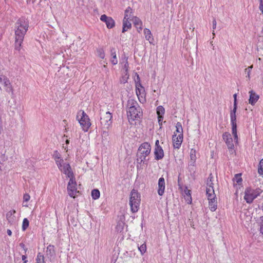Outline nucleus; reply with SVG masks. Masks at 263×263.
<instances>
[{"instance_id":"nucleus-1","label":"nucleus","mask_w":263,"mask_h":263,"mask_svg":"<svg viewBox=\"0 0 263 263\" xmlns=\"http://www.w3.org/2000/svg\"><path fill=\"white\" fill-rule=\"evenodd\" d=\"M14 27L15 39V49L19 51L24 40V36L28 30V21L24 17H21L16 22Z\"/></svg>"},{"instance_id":"nucleus-2","label":"nucleus","mask_w":263,"mask_h":263,"mask_svg":"<svg viewBox=\"0 0 263 263\" xmlns=\"http://www.w3.org/2000/svg\"><path fill=\"white\" fill-rule=\"evenodd\" d=\"M127 116L128 120L134 121L140 119L143 115L142 108L138 102L133 99H129L126 106Z\"/></svg>"},{"instance_id":"nucleus-3","label":"nucleus","mask_w":263,"mask_h":263,"mask_svg":"<svg viewBox=\"0 0 263 263\" xmlns=\"http://www.w3.org/2000/svg\"><path fill=\"white\" fill-rule=\"evenodd\" d=\"M151 146L148 142H144L139 146L137 153V162L139 164L144 163L148 160L146 157L149 155Z\"/></svg>"},{"instance_id":"nucleus-4","label":"nucleus","mask_w":263,"mask_h":263,"mask_svg":"<svg viewBox=\"0 0 263 263\" xmlns=\"http://www.w3.org/2000/svg\"><path fill=\"white\" fill-rule=\"evenodd\" d=\"M130 195L129 205L131 211L133 213H136L139 208L141 201L140 195L137 190L133 189Z\"/></svg>"},{"instance_id":"nucleus-5","label":"nucleus","mask_w":263,"mask_h":263,"mask_svg":"<svg viewBox=\"0 0 263 263\" xmlns=\"http://www.w3.org/2000/svg\"><path fill=\"white\" fill-rule=\"evenodd\" d=\"M262 192V191L259 188L253 189L250 187H248L245 191L244 199L247 203H251Z\"/></svg>"},{"instance_id":"nucleus-6","label":"nucleus","mask_w":263,"mask_h":263,"mask_svg":"<svg viewBox=\"0 0 263 263\" xmlns=\"http://www.w3.org/2000/svg\"><path fill=\"white\" fill-rule=\"evenodd\" d=\"M77 119L84 132H87L91 125L88 115L83 111H78Z\"/></svg>"},{"instance_id":"nucleus-7","label":"nucleus","mask_w":263,"mask_h":263,"mask_svg":"<svg viewBox=\"0 0 263 263\" xmlns=\"http://www.w3.org/2000/svg\"><path fill=\"white\" fill-rule=\"evenodd\" d=\"M67 191L68 195L72 198H75L77 194L79 193L77 190V183L75 181L74 176L69 178V181L67 185Z\"/></svg>"},{"instance_id":"nucleus-8","label":"nucleus","mask_w":263,"mask_h":263,"mask_svg":"<svg viewBox=\"0 0 263 263\" xmlns=\"http://www.w3.org/2000/svg\"><path fill=\"white\" fill-rule=\"evenodd\" d=\"M100 122L104 128L108 129L112 123V115L110 112L101 113Z\"/></svg>"},{"instance_id":"nucleus-9","label":"nucleus","mask_w":263,"mask_h":263,"mask_svg":"<svg viewBox=\"0 0 263 263\" xmlns=\"http://www.w3.org/2000/svg\"><path fill=\"white\" fill-rule=\"evenodd\" d=\"M0 83L4 87L6 92L13 95V89L12 85L8 78L4 75H0Z\"/></svg>"},{"instance_id":"nucleus-10","label":"nucleus","mask_w":263,"mask_h":263,"mask_svg":"<svg viewBox=\"0 0 263 263\" xmlns=\"http://www.w3.org/2000/svg\"><path fill=\"white\" fill-rule=\"evenodd\" d=\"M222 138L227 145L229 151L232 152L234 148V145L233 143L231 135L228 132H225L222 135Z\"/></svg>"},{"instance_id":"nucleus-11","label":"nucleus","mask_w":263,"mask_h":263,"mask_svg":"<svg viewBox=\"0 0 263 263\" xmlns=\"http://www.w3.org/2000/svg\"><path fill=\"white\" fill-rule=\"evenodd\" d=\"M213 184V183L211 182L210 183L209 182H208L207 184L208 186L206 189V193L209 200H214L215 199H216Z\"/></svg>"},{"instance_id":"nucleus-12","label":"nucleus","mask_w":263,"mask_h":263,"mask_svg":"<svg viewBox=\"0 0 263 263\" xmlns=\"http://www.w3.org/2000/svg\"><path fill=\"white\" fill-rule=\"evenodd\" d=\"M172 140L174 148L178 149L179 148L183 141V134L177 136L175 132L173 135Z\"/></svg>"},{"instance_id":"nucleus-13","label":"nucleus","mask_w":263,"mask_h":263,"mask_svg":"<svg viewBox=\"0 0 263 263\" xmlns=\"http://www.w3.org/2000/svg\"><path fill=\"white\" fill-rule=\"evenodd\" d=\"M100 20L101 21L105 23L107 27L109 29L112 28L115 26V21L111 17L103 14L101 16Z\"/></svg>"},{"instance_id":"nucleus-14","label":"nucleus","mask_w":263,"mask_h":263,"mask_svg":"<svg viewBox=\"0 0 263 263\" xmlns=\"http://www.w3.org/2000/svg\"><path fill=\"white\" fill-rule=\"evenodd\" d=\"M60 171L65 174L68 178L74 177L73 173L71 171V166L69 163H64L62 170Z\"/></svg>"},{"instance_id":"nucleus-15","label":"nucleus","mask_w":263,"mask_h":263,"mask_svg":"<svg viewBox=\"0 0 263 263\" xmlns=\"http://www.w3.org/2000/svg\"><path fill=\"white\" fill-rule=\"evenodd\" d=\"M249 103L252 105H254L259 98V95L256 94L253 90L249 91Z\"/></svg>"},{"instance_id":"nucleus-16","label":"nucleus","mask_w":263,"mask_h":263,"mask_svg":"<svg viewBox=\"0 0 263 263\" xmlns=\"http://www.w3.org/2000/svg\"><path fill=\"white\" fill-rule=\"evenodd\" d=\"M231 124L232 125V133L234 135L237 133V123L236 114H230Z\"/></svg>"},{"instance_id":"nucleus-17","label":"nucleus","mask_w":263,"mask_h":263,"mask_svg":"<svg viewBox=\"0 0 263 263\" xmlns=\"http://www.w3.org/2000/svg\"><path fill=\"white\" fill-rule=\"evenodd\" d=\"M165 190V180L162 177L159 178L158 180V194L160 196H162Z\"/></svg>"},{"instance_id":"nucleus-18","label":"nucleus","mask_w":263,"mask_h":263,"mask_svg":"<svg viewBox=\"0 0 263 263\" xmlns=\"http://www.w3.org/2000/svg\"><path fill=\"white\" fill-rule=\"evenodd\" d=\"M154 155L155 160H159L162 159L164 157V152L162 147L155 148Z\"/></svg>"},{"instance_id":"nucleus-19","label":"nucleus","mask_w":263,"mask_h":263,"mask_svg":"<svg viewBox=\"0 0 263 263\" xmlns=\"http://www.w3.org/2000/svg\"><path fill=\"white\" fill-rule=\"evenodd\" d=\"M16 213L15 210H12L6 214V218L9 223L12 224L15 221V216L13 215Z\"/></svg>"},{"instance_id":"nucleus-20","label":"nucleus","mask_w":263,"mask_h":263,"mask_svg":"<svg viewBox=\"0 0 263 263\" xmlns=\"http://www.w3.org/2000/svg\"><path fill=\"white\" fill-rule=\"evenodd\" d=\"M133 23L135 27L137 29V30L140 32L142 30V22L137 17H135L133 20Z\"/></svg>"},{"instance_id":"nucleus-21","label":"nucleus","mask_w":263,"mask_h":263,"mask_svg":"<svg viewBox=\"0 0 263 263\" xmlns=\"http://www.w3.org/2000/svg\"><path fill=\"white\" fill-rule=\"evenodd\" d=\"M144 34L146 40L148 41L149 43L152 44L154 40V39L152 37V33L149 29L145 28L144 29Z\"/></svg>"},{"instance_id":"nucleus-22","label":"nucleus","mask_w":263,"mask_h":263,"mask_svg":"<svg viewBox=\"0 0 263 263\" xmlns=\"http://www.w3.org/2000/svg\"><path fill=\"white\" fill-rule=\"evenodd\" d=\"M110 53L112 57L111 62L113 65H116L118 63V60L116 57L115 48H112L110 49Z\"/></svg>"},{"instance_id":"nucleus-23","label":"nucleus","mask_w":263,"mask_h":263,"mask_svg":"<svg viewBox=\"0 0 263 263\" xmlns=\"http://www.w3.org/2000/svg\"><path fill=\"white\" fill-rule=\"evenodd\" d=\"M132 27L131 23L126 20H123V28H122V32L124 33L128 30V29H130Z\"/></svg>"},{"instance_id":"nucleus-24","label":"nucleus","mask_w":263,"mask_h":263,"mask_svg":"<svg viewBox=\"0 0 263 263\" xmlns=\"http://www.w3.org/2000/svg\"><path fill=\"white\" fill-rule=\"evenodd\" d=\"M209 208L211 211H215L217 209V201L216 199L209 200Z\"/></svg>"},{"instance_id":"nucleus-25","label":"nucleus","mask_w":263,"mask_h":263,"mask_svg":"<svg viewBox=\"0 0 263 263\" xmlns=\"http://www.w3.org/2000/svg\"><path fill=\"white\" fill-rule=\"evenodd\" d=\"M237 94L235 93L233 95L234 98V107L233 109L231 111L230 114H236L237 108Z\"/></svg>"},{"instance_id":"nucleus-26","label":"nucleus","mask_w":263,"mask_h":263,"mask_svg":"<svg viewBox=\"0 0 263 263\" xmlns=\"http://www.w3.org/2000/svg\"><path fill=\"white\" fill-rule=\"evenodd\" d=\"M196 150L195 149L192 148L190 151V159L191 162H192V163H195L196 159Z\"/></svg>"},{"instance_id":"nucleus-27","label":"nucleus","mask_w":263,"mask_h":263,"mask_svg":"<svg viewBox=\"0 0 263 263\" xmlns=\"http://www.w3.org/2000/svg\"><path fill=\"white\" fill-rule=\"evenodd\" d=\"M100 191L98 189H93L91 191V196L92 199L96 200L100 197Z\"/></svg>"},{"instance_id":"nucleus-28","label":"nucleus","mask_w":263,"mask_h":263,"mask_svg":"<svg viewBox=\"0 0 263 263\" xmlns=\"http://www.w3.org/2000/svg\"><path fill=\"white\" fill-rule=\"evenodd\" d=\"M165 112L164 108L162 106H159L157 108V114L158 117H163Z\"/></svg>"},{"instance_id":"nucleus-29","label":"nucleus","mask_w":263,"mask_h":263,"mask_svg":"<svg viewBox=\"0 0 263 263\" xmlns=\"http://www.w3.org/2000/svg\"><path fill=\"white\" fill-rule=\"evenodd\" d=\"M176 133H178V135L183 134V128L180 122H178L176 125Z\"/></svg>"},{"instance_id":"nucleus-30","label":"nucleus","mask_w":263,"mask_h":263,"mask_svg":"<svg viewBox=\"0 0 263 263\" xmlns=\"http://www.w3.org/2000/svg\"><path fill=\"white\" fill-rule=\"evenodd\" d=\"M184 192L186 196V200L187 201L188 203L191 204L192 203V197L190 193L191 191L186 189V190H185Z\"/></svg>"},{"instance_id":"nucleus-31","label":"nucleus","mask_w":263,"mask_h":263,"mask_svg":"<svg viewBox=\"0 0 263 263\" xmlns=\"http://www.w3.org/2000/svg\"><path fill=\"white\" fill-rule=\"evenodd\" d=\"M35 263H44V257L41 253H39L37 255L36 258L35 259Z\"/></svg>"},{"instance_id":"nucleus-32","label":"nucleus","mask_w":263,"mask_h":263,"mask_svg":"<svg viewBox=\"0 0 263 263\" xmlns=\"http://www.w3.org/2000/svg\"><path fill=\"white\" fill-rule=\"evenodd\" d=\"M29 222L27 218H25L23 219L22 224V230L25 231L29 227Z\"/></svg>"},{"instance_id":"nucleus-33","label":"nucleus","mask_w":263,"mask_h":263,"mask_svg":"<svg viewBox=\"0 0 263 263\" xmlns=\"http://www.w3.org/2000/svg\"><path fill=\"white\" fill-rule=\"evenodd\" d=\"M53 158H54L55 161L57 160L62 159L61 157V154L59 153L58 151H54L53 152Z\"/></svg>"},{"instance_id":"nucleus-34","label":"nucleus","mask_w":263,"mask_h":263,"mask_svg":"<svg viewBox=\"0 0 263 263\" xmlns=\"http://www.w3.org/2000/svg\"><path fill=\"white\" fill-rule=\"evenodd\" d=\"M253 68V65L249 66L247 68L245 69V73L247 74L246 77L249 80L250 79V73L252 69Z\"/></svg>"},{"instance_id":"nucleus-35","label":"nucleus","mask_w":263,"mask_h":263,"mask_svg":"<svg viewBox=\"0 0 263 263\" xmlns=\"http://www.w3.org/2000/svg\"><path fill=\"white\" fill-rule=\"evenodd\" d=\"M258 173L260 175H263V159H261L259 162Z\"/></svg>"},{"instance_id":"nucleus-36","label":"nucleus","mask_w":263,"mask_h":263,"mask_svg":"<svg viewBox=\"0 0 263 263\" xmlns=\"http://www.w3.org/2000/svg\"><path fill=\"white\" fill-rule=\"evenodd\" d=\"M189 170L191 174H194L195 173V163H192V162H190V164L189 165Z\"/></svg>"},{"instance_id":"nucleus-37","label":"nucleus","mask_w":263,"mask_h":263,"mask_svg":"<svg viewBox=\"0 0 263 263\" xmlns=\"http://www.w3.org/2000/svg\"><path fill=\"white\" fill-rule=\"evenodd\" d=\"M138 250L141 252V254L143 255L146 250V246L145 243L141 245L140 247H138Z\"/></svg>"},{"instance_id":"nucleus-38","label":"nucleus","mask_w":263,"mask_h":263,"mask_svg":"<svg viewBox=\"0 0 263 263\" xmlns=\"http://www.w3.org/2000/svg\"><path fill=\"white\" fill-rule=\"evenodd\" d=\"M64 160L63 159L60 160H57L55 161V163L60 170H62V166H63Z\"/></svg>"},{"instance_id":"nucleus-39","label":"nucleus","mask_w":263,"mask_h":263,"mask_svg":"<svg viewBox=\"0 0 263 263\" xmlns=\"http://www.w3.org/2000/svg\"><path fill=\"white\" fill-rule=\"evenodd\" d=\"M47 252H48L49 254L53 255L54 253V246L49 245L47 248Z\"/></svg>"},{"instance_id":"nucleus-40","label":"nucleus","mask_w":263,"mask_h":263,"mask_svg":"<svg viewBox=\"0 0 263 263\" xmlns=\"http://www.w3.org/2000/svg\"><path fill=\"white\" fill-rule=\"evenodd\" d=\"M128 79V73H125V75L122 76V78L120 79V82L121 83H125L127 81V79Z\"/></svg>"},{"instance_id":"nucleus-41","label":"nucleus","mask_w":263,"mask_h":263,"mask_svg":"<svg viewBox=\"0 0 263 263\" xmlns=\"http://www.w3.org/2000/svg\"><path fill=\"white\" fill-rule=\"evenodd\" d=\"M235 180L237 183H240L242 181V178L241 177V174H236L235 177Z\"/></svg>"},{"instance_id":"nucleus-42","label":"nucleus","mask_w":263,"mask_h":263,"mask_svg":"<svg viewBox=\"0 0 263 263\" xmlns=\"http://www.w3.org/2000/svg\"><path fill=\"white\" fill-rule=\"evenodd\" d=\"M97 52L98 54L99 57L103 59L105 57V53L104 52V51L102 49H99L97 50Z\"/></svg>"},{"instance_id":"nucleus-43","label":"nucleus","mask_w":263,"mask_h":263,"mask_svg":"<svg viewBox=\"0 0 263 263\" xmlns=\"http://www.w3.org/2000/svg\"><path fill=\"white\" fill-rule=\"evenodd\" d=\"M136 83V89L139 90V87H141L142 89H144V88L142 87L140 82H137V80H135Z\"/></svg>"},{"instance_id":"nucleus-44","label":"nucleus","mask_w":263,"mask_h":263,"mask_svg":"<svg viewBox=\"0 0 263 263\" xmlns=\"http://www.w3.org/2000/svg\"><path fill=\"white\" fill-rule=\"evenodd\" d=\"M260 232L263 235V216L260 217Z\"/></svg>"},{"instance_id":"nucleus-45","label":"nucleus","mask_w":263,"mask_h":263,"mask_svg":"<svg viewBox=\"0 0 263 263\" xmlns=\"http://www.w3.org/2000/svg\"><path fill=\"white\" fill-rule=\"evenodd\" d=\"M19 246L24 251V253L26 254L28 248L26 247L25 245L23 243H20Z\"/></svg>"},{"instance_id":"nucleus-46","label":"nucleus","mask_w":263,"mask_h":263,"mask_svg":"<svg viewBox=\"0 0 263 263\" xmlns=\"http://www.w3.org/2000/svg\"><path fill=\"white\" fill-rule=\"evenodd\" d=\"M23 199H24V201H25V202H27L30 199V196L29 194H25L24 195V197H23Z\"/></svg>"},{"instance_id":"nucleus-47","label":"nucleus","mask_w":263,"mask_h":263,"mask_svg":"<svg viewBox=\"0 0 263 263\" xmlns=\"http://www.w3.org/2000/svg\"><path fill=\"white\" fill-rule=\"evenodd\" d=\"M128 64L127 62V60H126V63L124 65V69L125 70V73H128Z\"/></svg>"},{"instance_id":"nucleus-48","label":"nucleus","mask_w":263,"mask_h":263,"mask_svg":"<svg viewBox=\"0 0 263 263\" xmlns=\"http://www.w3.org/2000/svg\"><path fill=\"white\" fill-rule=\"evenodd\" d=\"M163 119V117H158V123L160 126H161L162 125Z\"/></svg>"},{"instance_id":"nucleus-49","label":"nucleus","mask_w":263,"mask_h":263,"mask_svg":"<svg viewBox=\"0 0 263 263\" xmlns=\"http://www.w3.org/2000/svg\"><path fill=\"white\" fill-rule=\"evenodd\" d=\"M259 9L261 11L262 13H263V3H262V0H260V1Z\"/></svg>"},{"instance_id":"nucleus-50","label":"nucleus","mask_w":263,"mask_h":263,"mask_svg":"<svg viewBox=\"0 0 263 263\" xmlns=\"http://www.w3.org/2000/svg\"><path fill=\"white\" fill-rule=\"evenodd\" d=\"M26 258H27V256H26V254H25V255H22V260L24 261V263H27V260H26Z\"/></svg>"},{"instance_id":"nucleus-51","label":"nucleus","mask_w":263,"mask_h":263,"mask_svg":"<svg viewBox=\"0 0 263 263\" xmlns=\"http://www.w3.org/2000/svg\"><path fill=\"white\" fill-rule=\"evenodd\" d=\"M213 24V29H215L216 27V21L215 19H214L212 22Z\"/></svg>"},{"instance_id":"nucleus-52","label":"nucleus","mask_w":263,"mask_h":263,"mask_svg":"<svg viewBox=\"0 0 263 263\" xmlns=\"http://www.w3.org/2000/svg\"><path fill=\"white\" fill-rule=\"evenodd\" d=\"M233 137H234V140L235 142L236 143H237L238 142V137L237 134L234 135Z\"/></svg>"},{"instance_id":"nucleus-53","label":"nucleus","mask_w":263,"mask_h":263,"mask_svg":"<svg viewBox=\"0 0 263 263\" xmlns=\"http://www.w3.org/2000/svg\"><path fill=\"white\" fill-rule=\"evenodd\" d=\"M157 147H161L159 145V141L158 140H157L155 142V148H157Z\"/></svg>"},{"instance_id":"nucleus-54","label":"nucleus","mask_w":263,"mask_h":263,"mask_svg":"<svg viewBox=\"0 0 263 263\" xmlns=\"http://www.w3.org/2000/svg\"><path fill=\"white\" fill-rule=\"evenodd\" d=\"M136 79H135V81L137 80V82H140V79L139 76L137 74V73H136Z\"/></svg>"},{"instance_id":"nucleus-55","label":"nucleus","mask_w":263,"mask_h":263,"mask_svg":"<svg viewBox=\"0 0 263 263\" xmlns=\"http://www.w3.org/2000/svg\"><path fill=\"white\" fill-rule=\"evenodd\" d=\"M129 18V17L128 15V14L127 13H125V16H124L123 20H127L128 21Z\"/></svg>"},{"instance_id":"nucleus-56","label":"nucleus","mask_w":263,"mask_h":263,"mask_svg":"<svg viewBox=\"0 0 263 263\" xmlns=\"http://www.w3.org/2000/svg\"><path fill=\"white\" fill-rule=\"evenodd\" d=\"M131 10H132L131 8L129 7L126 9V10L125 11V13L128 14V13H129L130 12V11H131Z\"/></svg>"},{"instance_id":"nucleus-57","label":"nucleus","mask_w":263,"mask_h":263,"mask_svg":"<svg viewBox=\"0 0 263 263\" xmlns=\"http://www.w3.org/2000/svg\"><path fill=\"white\" fill-rule=\"evenodd\" d=\"M7 234L9 235V236H11L12 235V232L9 229H8L7 231Z\"/></svg>"},{"instance_id":"nucleus-58","label":"nucleus","mask_w":263,"mask_h":263,"mask_svg":"<svg viewBox=\"0 0 263 263\" xmlns=\"http://www.w3.org/2000/svg\"><path fill=\"white\" fill-rule=\"evenodd\" d=\"M141 92V89L139 88V90H138V89H136V94L137 96L139 95V94H140Z\"/></svg>"},{"instance_id":"nucleus-59","label":"nucleus","mask_w":263,"mask_h":263,"mask_svg":"<svg viewBox=\"0 0 263 263\" xmlns=\"http://www.w3.org/2000/svg\"><path fill=\"white\" fill-rule=\"evenodd\" d=\"M2 130H3L2 126H0V134H1Z\"/></svg>"},{"instance_id":"nucleus-60","label":"nucleus","mask_w":263,"mask_h":263,"mask_svg":"<svg viewBox=\"0 0 263 263\" xmlns=\"http://www.w3.org/2000/svg\"><path fill=\"white\" fill-rule=\"evenodd\" d=\"M66 144H69V140H66Z\"/></svg>"},{"instance_id":"nucleus-61","label":"nucleus","mask_w":263,"mask_h":263,"mask_svg":"<svg viewBox=\"0 0 263 263\" xmlns=\"http://www.w3.org/2000/svg\"><path fill=\"white\" fill-rule=\"evenodd\" d=\"M213 35H215V33H214V32H213Z\"/></svg>"}]
</instances>
